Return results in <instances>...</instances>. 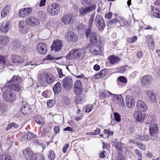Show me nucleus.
<instances>
[{"mask_svg": "<svg viewBox=\"0 0 160 160\" xmlns=\"http://www.w3.org/2000/svg\"><path fill=\"white\" fill-rule=\"evenodd\" d=\"M84 56V50L81 48H76L72 49L66 56L67 60L76 58Z\"/></svg>", "mask_w": 160, "mask_h": 160, "instance_id": "nucleus-1", "label": "nucleus"}, {"mask_svg": "<svg viewBox=\"0 0 160 160\" xmlns=\"http://www.w3.org/2000/svg\"><path fill=\"white\" fill-rule=\"evenodd\" d=\"M60 9L59 4L57 2H53L48 6L47 11L50 15L55 16L59 13Z\"/></svg>", "mask_w": 160, "mask_h": 160, "instance_id": "nucleus-2", "label": "nucleus"}, {"mask_svg": "<svg viewBox=\"0 0 160 160\" xmlns=\"http://www.w3.org/2000/svg\"><path fill=\"white\" fill-rule=\"evenodd\" d=\"M2 98L4 100L8 102L14 101L16 98L14 93L11 90H7L3 92Z\"/></svg>", "mask_w": 160, "mask_h": 160, "instance_id": "nucleus-3", "label": "nucleus"}, {"mask_svg": "<svg viewBox=\"0 0 160 160\" xmlns=\"http://www.w3.org/2000/svg\"><path fill=\"white\" fill-rule=\"evenodd\" d=\"M96 6L95 4L86 7L81 8L79 9V13L80 16H86L96 9Z\"/></svg>", "mask_w": 160, "mask_h": 160, "instance_id": "nucleus-4", "label": "nucleus"}, {"mask_svg": "<svg viewBox=\"0 0 160 160\" xmlns=\"http://www.w3.org/2000/svg\"><path fill=\"white\" fill-rule=\"evenodd\" d=\"M95 23L97 28L99 31H102L106 27V24L102 17L100 15H97L96 16Z\"/></svg>", "mask_w": 160, "mask_h": 160, "instance_id": "nucleus-5", "label": "nucleus"}, {"mask_svg": "<svg viewBox=\"0 0 160 160\" xmlns=\"http://www.w3.org/2000/svg\"><path fill=\"white\" fill-rule=\"evenodd\" d=\"M149 131L151 139L154 140L157 138V134L158 132V127L157 124L153 122H152L149 125Z\"/></svg>", "mask_w": 160, "mask_h": 160, "instance_id": "nucleus-6", "label": "nucleus"}, {"mask_svg": "<svg viewBox=\"0 0 160 160\" xmlns=\"http://www.w3.org/2000/svg\"><path fill=\"white\" fill-rule=\"evenodd\" d=\"M62 85L66 90H70L72 88L73 85L72 79L69 77L64 78L62 81Z\"/></svg>", "mask_w": 160, "mask_h": 160, "instance_id": "nucleus-7", "label": "nucleus"}, {"mask_svg": "<svg viewBox=\"0 0 160 160\" xmlns=\"http://www.w3.org/2000/svg\"><path fill=\"white\" fill-rule=\"evenodd\" d=\"M26 160H37V156L33 153L31 149L28 148L24 150L23 152Z\"/></svg>", "mask_w": 160, "mask_h": 160, "instance_id": "nucleus-8", "label": "nucleus"}, {"mask_svg": "<svg viewBox=\"0 0 160 160\" xmlns=\"http://www.w3.org/2000/svg\"><path fill=\"white\" fill-rule=\"evenodd\" d=\"M152 81V78L151 76L146 75L141 78V84L142 87L148 88L150 86Z\"/></svg>", "mask_w": 160, "mask_h": 160, "instance_id": "nucleus-9", "label": "nucleus"}, {"mask_svg": "<svg viewBox=\"0 0 160 160\" xmlns=\"http://www.w3.org/2000/svg\"><path fill=\"white\" fill-rule=\"evenodd\" d=\"M63 47V43L61 40L57 39L53 41L51 47L52 50H54L55 52H58L61 50Z\"/></svg>", "mask_w": 160, "mask_h": 160, "instance_id": "nucleus-10", "label": "nucleus"}, {"mask_svg": "<svg viewBox=\"0 0 160 160\" xmlns=\"http://www.w3.org/2000/svg\"><path fill=\"white\" fill-rule=\"evenodd\" d=\"M38 52L40 54L44 55L48 52V48L46 44L43 42L39 43L36 46Z\"/></svg>", "mask_w": 160, "mask_h": 160, "instance_id": "nucleus-11", "label": "nucleus"}, {"mask_svg": "<svg viewBox=\"0 0 160 160\" xmlns=\"http://www.w3.org/2000/svg\"><path fill=\"white\" fill-rule=\"evenodd\" d=\"M26 22L28 24L32 27H35L38 25L40 24V21L37 18L30 17L26 19Z\"/></svg>", "mask_w": 160, "mask_h": 160, "instance_id": "nucleus-12", "label": "nucleus"}, {"mask_svg": "<svg viewBox=\"0 0 160 160\" xmlns=\"http://www.w3.org/2000/svg\"><path fill=\"white\" fill-rule=\"evenodd\" d=\"M32 12V9L30 8H22L19 11L18 14L19 17L24 18L29 15Z\"/></svg>", "mask_w": 160, "mask_h": 160, "instance_id": "nucleus-13", "label": "nucleus"}, {"mask_svg": "<svg viewBox=\"0 0 160 160\" xmlns=\"http://www.w3.org/2000/svg\"><path fill=\"white\" fill-rule=\"evenodd\" d=\"M54 77L50 73H43L42 77V80L48 84H51L54 82Z\"/></svg>", "mask_w": 160, "mask_h": 160, "instance_id": "nucleus-14", "label": "nucleus"}, {"mask_svg": "<svg viewBox=\"0 0 160 160\" xmlns=\"http://www.w3.org/2000/svg\"><path fill=\"white\" fill-rule=\"evenodd\" d=\"M95 13V12H94V13L92 14L89 19L88 26L89 27L87 28L85 30V34L87 37H88L90 33L91 32V27L92 26V24L94 21Z\"/></svg>", "mask_w": 160, "mask_h": 160, "instance_id": "nucleus-15", "label": "nucleus"}, {"mask_svg": "<svg viewBox=\"0 0 160 160\" xmlns=\"http://www.w3.org/2000/svg\"><path fill=\"white\" fill-rule=\"evenodd\" d=\"M65 38L70 42H76L78 39L77 34L72 32H69L65 35Z\"/></svg>", "mask_w": 160, "mask_h": 160, "instance_id": "nucleus-16", "label": "nucleus"}, {"mask_svg": "<svg viewBox=\"0 0 160 160\" xmlns=\"http://www.w3.org/2000/svg\"><path fill=\"white\" fill-rule=\"evenodd\" d=\"M72 18L73 16L72 14H65L62 17L61 21L66 25L70 24L73 22Z\"/></svg>", "mask_w": 160, "mask_h": 160, "instance_id": "nucleus-17", "label": "nucleus"}, {"mask_svg": "<svg viewBox=\"0 0 160 160\" xmlns=\"http://www.w3.org/2000/svg\"><path fill=\"white\" fill-rule=\"evenodd\" d=\"M21 112L24 115L29 114L31 112V108L28 104L26 103L23 104L20 109Z\"/></svg>", "mask_w": 160, "mask_h": 160, "instance_id": "nucleus-18", "label": "nucleus"}, {"mask_svg": "<svg viewBox=\"0 0 160 160\" xmlns=\"http://www.w3.org/2000/svg\"><path fill=\"white\" fill-rule=\"evenodd\" d=\"M126 106L129 108H132L135 105V102L132 97L127 96L126 98Z\"/></svg>", "mask_w": 160, "mask_h": 160, "instance_id": "nucleus-19", "label": "nucleus"}, {"mask_svg": "<svg viewBox=\"0 0 160 160\" xmlns=\"http://www.w3.org/2000/svg\"><path fill=\"white\" fill-rule=\"evenodd\" d=\"M74 89L76 94H79L81 93L82 90L81 83L79 80H77L74 84Z\"/></svg>", "mask_w": 160, "mask_h": 160, "instance_id": "nucleus-20", "label": "nucleus"}, {"mask_svg": "<svg viewBox=\"0 0 160 160\" xmlns=\"http://www.w3.org/2000/svg\"><path fill=\"white\" fill-rule=\"evenodd\" d=\"M107 25L111 28L113 27L115 25L118 27H119L121 25L120 21L117 18H115L110 20L108 22Z\"/></svg>", "mask_w": 160, "mask_h": 160, "instance_id": "nucleus-21", "label": "nucleus"}, {"mask_svg": "<svg viewBox=\"0 0 160 160\" xmlns=\"http://www.w3.org/2000/svg\"><path fill=\"white\" fill-rule=\"evenodd\" d=\"M137 106L138 110L142 112H145L147 110V107L144 102L141 100L137 101Z\"/></svg>", "mask_w": 160, "mask_h": 160, "instance_id": "nucleus-22", "label": "nucleus"}, {"mask_svg": "<svg viewBox=\"0 0 160 160\" xmlns=\"http://www.w3.org/2000/svg\"><path fill=\"white\" fill-rule=\"evenodd\" d=\"M12 62L14 63H22L24 62V59L21 57L16 55L12 56Z\"/></svg>", "mask_w": 160, "mask_h": 160, "instance_id": "nucleus-23", "label": "nucleus"}, {"mask_svg": "<svg viewBox=\"0 0 160 160\" xmlns=\"http://www.w3.org/2000/svg\"><path fill=\"white\" fill-rule=\"evenodd\" d=\"M89 37V41L92 44L96 43L97 42L98 39L96 32H91Z\"/></svg>", "mask_w": 160, "mask_h": 160, "instance_id": "nucleus-24", "label": "nucleus"}, {"mask_svg": "<svg viewBox=\"0 0 160 160\" xmlns=\"http://www.w3.org/2000/svg\"><path fill=\"white\" fill-rule=\"evenodd\" d=\"M11 9L10 6H6L3 8L1 12V16L2 18L6 17L9 13Z\"/></svg>", "mask_w": 160, "mask_h": 160, "instance_id": "nucleus-25", "label": "nucleus"}, {"mask_svg": "<svg viewBox=\"0 0 160 160\" xmlns=\"http://www.w3.org/2000/svg\"><path fill=\"white\" fill-rule=\"evenodd\" d=\"M53 89L55 94H58L62 90V86L59 82H57L53 87Z\"/></svg>", "mask_w": 160, "mask_h": 160, "instance_id": "nucleus-26", "label": "nucleus"}, {"mask_svg": "<svg viewBox=\"0 0 160 160\" xmlns=\"http://www.w3.org/2000/svg\"><path fill=\"white\" fill-rule=\"evenodd\" d=\"M9 24L8 22L3 23L0 26V31L3 32H6L8 31Z\"/></svg>", "mask_w": 160, "mask_h": 160, "instance_id": "nucleus-27", "label": "nucleus"}, {"mask_svg": "<svg viewBox=\"0 0 160 160\" xmlns=\"http://www.w3.org/2000/svg\"><path fill=\"white\" fill-rule=\"evenodd\" d=\"M92 52L95 55H98L101 53V51L100 46L97 45H95L92 46Z\"/></svg>", "mask_w": 160, "mask_h": 160, "instance_id": "nucleus-28", "label": "nucleus"}, {"mask_svg": "<svg viewBox=\"0 0 160 160\" xmlns=\"http://www.w3.org/2000/svg\"><path fill=\"white\" fill-rule=\"evenodd\" d=\"M134 118L137 121L140 122L142 118V112L139 111H135L134 113Z\"/></svg>", "mask_w": 160, "mask_h": 160, "instance_id": "nucleus-29", "label": "nucleus"}, {"mask_svg": "<svg viewBox=\"0 0 160 160\" xmlns=\"http://www.w3.org/2000/svg\"><path fill=\"white\" fill-rule=\"evenodd\" d=\"M36 135L32 132H28L25 133L23 137L24 139L30 140L36 137Z\"/></svg>", "mask_w": 160, "mask_h": 160, "instance_id": "nucleus-30", "label": "nucleus"}, {"mask_svg": "<svg viewBox=\"0 0 160 160\" xmlns=\"http://www.w3.org/2000/svg\"><path fill=\"white\" fill-rule=\"evenodd\" d=\"M33 119L35 122L39 125H43V122L42 121L43 119L41 116L39 115L35 116L33 117Z\"/></svg>", "mask_w": 160, "mask_h": 160, "instance_id": "nucleus-31", "label": "nucleus"}, {"mask_svg": "<svg viewBox=\"0 0 160 160\" xmlns=\"http://www.w3.org/2000/svg\"><path fill=\"white\" fill-rule=\"evenodd\" d=\"M21 82V79L20 77L18 76H14L10 80L8 83L9 84L14 83L19 84Z\"/></svg>", "mask_w": 160, "mask_h": 160, "instance_id": "nucleus-32", "label": "nucleus"}, {"mask_svg": "<svg viewBox=\"0 0 160 160\" xmlns=\"http://www.w3.org/2000/svg\"><path fill=\"white\" fill-rule=\"evenodd\" d=\"M136 138L141 141H147L149 140V136L148 135L145 134L143 136L142 135H137Z\"/></svg>", "mask_w": 160, "mask_h": 160, "instance_id": "nucleus-33", "label": "nucleus"}, {"mask_svg": "<svg viewBox=\"0 0 160 160\" xmlns=\"http://www.w3.org/2000/svg\"><path fill=\"white\" fill-rule=\"evenodd\" d=\"M8 38L6 36H2L0 37V45L4 46L8 42Z\"/></svg>", "mask_w": 160, "mask_h": 160, "instance_id": "nucleus-34", "label": "nucleus"}, {"mask_svg": "<svg viewBox=\"0 0 160 160\" xmlns=\"http://www.w3.org/2000/svg\"><path fill=\"white\" fill-rule=\"evenodd\" d=\"M9 89L13 90L16 91H19L21 89V87L19 85V84H13L8 86Z\"/></svg>", "mask_w": 160, "mask_h": 160, "instance_id": "nucleus-35", "label": "nucleus"}, {"mask_svg": "<svg viewBox=\"0 0 160 160\" xmlns=\"http://www.w3.org/2000/svg\"><path fill=\"white\" fill-rule=\"evenodd\" d=\"M114 98H117V100L118 101L117 102L120 106H125L123 99L122 98L121 95H117L116 97H115Z\"/></svg>", "mask_w": 160, "mask_h": 160, "instance_id": "nucleus-36", "label": "nucleus"}, {"mask_svg": "<svg viewBox=\"0 0 160 160\" xmlns=\"http://www.w3.org/2000/svg\"><path fill=\"white\" fill-rule=\"evenodd\" d=\"M12 46L14 50H18L21 47V44L19 42L15 41L13 42Z\"/></svg>", "mask_w": 160, "mask_h": 160, "instance_id": "nucleus-37", "label": "nucleus"}, {"mask_svg": "<svg viewBox=\"0 0 160 160\" xmlns=\"http://www.w3.org/2000/svg\"><path fill=\"white\" fill-rule=\"evenodd\" d=\"M83 98L80 95H78L76 96L75 98V103L77 104H80L83 102Z\"/></svg>", "mask_w": 160, "mask_h": 160, "instance_id": "nucleus-38", "label": "nucleus"}, {"mask_svg": "<svg viewBox=\"0 0 160 160\" xmlns=\"http://www.w3.org/2000/svg\"><path fill=\"white\" fill-rule=\"evenodd\" d=\"M110 61V62L111 64H114L119 61V58L117 57H115L113 56H111L108 57Z\"/></svg>", "mask_w": 160, "mask_h": 160, "instance_id": "nucleus-39", "label": "nucleus"}, {"mask_svg": "<svg viewBox=\"0 0 160 160\" xmlns=\"http://www.w3.org/2000/svg\"><path fill=\"white\" fill-rule=\"evenodd\" d=\"M99 76V78H102L106 75H107L108 74V71L105 69H104L103 70H101L98 73Z\"/></svg>", "mask_w": 160, "mask_h": 160, "instance_id": "nucleus-40", "label": "nucleus"}, {"mask_svg": "<svg viewBox=\"0 0 160 160\" xmlns=\"http://www.w3.org/2000/svg\"><path fill=\"white\" fill-rule=\"evenodd\" d=\"M19 27L20 30L22 32H24V28L25 26V25L24 23V21H21L19 23Z\"/></svg>", "mask_w": 160, "mask_h": 160, "instance_id": "nucleus-41", "label": "nucleus"}, {"mask_svg": "<svg viewBox=\"0 0 160 160\" xmlns=\"http://www.w3.org/2000/svg\"><path fill=\"white\" fill-rule=\"evenodd\" d=\"M152 10L153 12V16L158 18H160V10H159L158 9L156 8Z\"/></svg>", "mask_w": 160, "mask_h": 160, "instance_id": "nucleus-42", "label": "nucleus"}, {"mask_svg": "<svg viewBox=\"0 0 160 160\" xmlns=\"http://www.w3.org/2000/svg\"><path fill=\"white\" fill-rule=\"evenodd\" d=\"M117 80L121 82L124 83H126L127 82L126 78L122 76L119 77L117 78Z\"/></svg>", "mask_w": 160, "mask_h": 160, "instance_id": "nucleus-43", "label": "nucleus"}, {"mask_svg": "<svg viewBox=\"0 0 160 160\" xmlns=\"http://www.w3.org/2000/svg\"><path fill=\"white\" fill-rule=\"evenodd\" d=\"M114 120L118 122H120L121 121L120 115L117 112H115L114 114Z\"/></svg>", "mask_w": 160, "mask_h": 160, "instance_id": "nucleus-44", "label": "nucleus"}, {"mask_svg": "<svg viewBox=\"0 0 160 160\" xmlns=\"http://www.w3.org/2000/svg\"><path fill=\"white\" fill-rule=\"evenodd\" d=\"M137 37L136 36H134L132 38H128L127 39V42L129 43H133L137 40Z\"/></svg>", "mask_w": 160, "mask_h": 160, "instance_id": "nucleus-45", "label": "nucleus"}, {"mask_svg": "<svg viewBox=\"0 0 160 160\" xmlns=\"http://www.w3.org/2000/svg\"><path fill=\"white\" fill-rule=\"evenodd\" d=\"M112 145L116 149H120L122 147L121 144L118 142H112Z\"/></svg>", "mask_w": 160, "mask_h": 160, "instance_id": "nucleus-46", "label": "nucleus"}, {"mask_svg": "<svg viewBox=\"0 0 160 160\" xmlns=\"http://www.w3.org/2000/svg\"><path fill=\"white\" fill-rule=\"evenodd\" d=\"M57 69L59 78H62L65 77V75L62 73V69L59 68H57Z\"/></svg>", "mask_w": 160, "mask_h": 160, "instance_id": "nucleus-47", "label": "nucleus"}, {"mask_svg": "<svg viewBox=\"0 0 160 160\" xmlns=\"http://www.w3.org/2000/svg\"><path fill=\"white\" fill-rule=\"evenodd\" d=\"M48 157L50 160H53L54 159L55 156L54 152L52 151H50Z\"/></svg>", "mask_w": 160, "mask_h": 160, "instance_id": "nucleus-48", "label": "nucleus"}, {"mask_svg": "<svg viewBox=\"0 0 160 160\" xmlns=\"http://www.w3.org/2000/svg\"><path fill=\"white\" fill-rule=\"evenodd\" d=\"M104 93L105 94L106 98L107 97H109L110 96H112L113 98H114L115 97H116L117 96L116 94H113L108 91H104Z\"/></svg>", "mask_w": 160, "mask_h": 160, "instance_id": "nucleus-49", "label": "nucleus"}, {"mask_svg": "<svg viewBox=\"0 0 160 160\" xmlns=\"http://www.w3.org/2000/svg\"><path fill=\"white\" fill-rule=\"evenodd\" d=\"M139 148L143 150H145L146 148L145 145L142 143H137Z\"/></svg>", "mask_w": 160, "mask_h": 160, "instance_id": "nucleus-50", "label": "nucleus"}, {"mask_svg": "<svg viewBox=\"0 0 160 160\" xmlns=\"http://www.w3.org/2000/svg\"><path fill=\"white\" fill-rule=\"evenodd\" d=\"M85 28V26L82 23H80L79 24L78 28L79 30L81 31V32L82 31H84V28Z\"/></svg>", "mask_w": 160, "mask_h": 160, "instance_id": "nucleus-51", "label": "nucleus"}, {"mask_svg": "<svg viewBox=\"0 0 160 160\" xmlns=\"http://www.w3.org/2000/svg\"><path fill=\"white\" fill-rule=\"evenodd\" d=\"M93 106L92 104L91 105H88L86 106V109L85 111L86 112H90L93 108Z\"/></svg>", "mask_w": 160, "mask_h": 160, "instance_id": "nucleus-52", "label": "nucleus"}, {"mask_svg": "<svg viewBox=\"0 0 160 160\" xmlns=\"http://www.w3.org/2000/svg\"><path fill=\"white\" fill-rule=\"evenodd\" d=\"M104 132L105 134H108V135H113V132L110 131L109 129H105L104 130Z\"/></svg>", "mask_w": 160, "mask_h": 160, "instance_id": "nucleus-53", "label": "nucleus"}, {"mask_svg": "<svg viewBox=\"0 0 160 160\" xmlns=\"http://www.w3.org/2000/svg\"><path fill=\"white\" fill-rule=\"evenodd\" d=\"M135 153L137 154V156L139 158H142V154L141 152L138 149H136L135 150Z\"/></svg>", "mask_w": 160, "mask_h": 160, "instance_id": "nucleus-54", "label": "nucleus"}, {"mask_svg": "<svg viewBox=\"0 0 160 160\" xmlns=\"http://www.w3.org/2000/svg\"><path fill=\"white\" fill-rule=\"evenodd\" d=\"M53 100H50L47 102V104L49 108H51L53 105Z\"/></svg>", "mask_w": 160, "mask_h": 160, "instance_id": "nucleus-55", "label": "nucleus"}, {"mask_svg": "<svg viewBox=\"0 0 160 160\" xmlns=\"http://www.w3.org/2000/svg\"><path fill=\"white\" fill-rule=\"evenodd\" d=\"M48 90H46L44 92H43L42 93V96L46 98H47L48 97Z\"/></svg>", "mask_w": 160, "mask_h": 160, "instance_id": "nucleus-56", "label": "nucleus"}, {"mask_svg": "<svg viewBox=\"0 0 160 160\" xmlns=\"http://www.w3.org/2000/svg\"><path fill=\"white\" fill-rule=\"evenodd\" d=\"M127 69V67L126 66L121 67L118 70V72L121 73L125 72Z\"/></svg>", "mask_w": 160, "mask_h": 160, "instance_id": "nucleus-57", "label": "nucleus"}, {"mask_svg": "<svg viewBox=\"0 0 160 160\" xmlns=\"http://www.w3.org/2000/svg\"><path fill=\"white\" fill-rule=\"evenodd\" d=\"M121 21L123 22V24L127 27H129L130 25V23L126 21L125 19L122 18L121 19Z\"/></svg>", "mask_w": 160, "mask_h": 160, "instance_id": "nucleus-58", "label": "nucleus"}, {"mask_svg": "<svg viewBox=\"0 0 160 160\" xmlns=\"http://www.w3.org/2000/svg\"><path fill=\"white\" fill-rule=\"evenodd\" d=\"M112 13L110 12L109 13H107L105 14V17L106 18L108 19H110L112 16Z\"/></svg>", "mask_w": 160, "mask_h": 160, "instance_id": "nucleus-59", "label": "nucleus"}, {"mask_svg": "<svg viewBox=\"0 0 160 160\" xmlns=\"http://www.w3.org/2000/svg\"><path fill=\"white\" fill-rule=\"evenodd\" d=\"M58 58H55L54 57H53V56H51V55H48L47 57H46L45 58V59L46 60H54V59H58Z\"/></svg>", "mask_w": 160, "mask_h": 160, "instance_id": "nucleus-60", "label": "nucleus"}, {"mask_svg": "<svg viewBox=\"0 0 160 160\" xmlns=\"http://www.w3.org/2000/svg\"><path fill=\"white\" fill-rule=\"evenodd\" d=\"M5 61L4 57L2 56H0V64H5Z\"/></svg>", "mask_w": 160, "mask_h": 160, "instance_id": "nucleus-61", "label": "nucleus"}, {"mask_svg": "<svg viewBox=\"0 0 160 160\" xmlns=\"http://www.w3.org/2000/svg\"><path fill=\"white\" fill-rule=\"evenodd\" d=\"M46 2V0H41L39 5V6L40 7L44 6L45 5Z\"/></svg>", "mask_w": 160, "mask_h": 160, "instance_id": "nucleus-62", "label": "nucleus"}, {"mask_svg": "<svg viewBox=\"0 0 160 160\" xmlns=\"http://www.w3.org/2000/svg\"><path fill=\"white\" fill-rule=\"evenodd\" d=\"M146 93L147 95V96H148V98H150V97L152 96V95H153L154 94L153 92L149 91H146Z\"/></svg>", "mask_w": 160, "mask_h": 160, "instance_id": "nucleus-63", "label": "nucleus"}, {"mask_svg": "<svg viewBox=\"0 0 160 160\" xmlns=\"http://www.w3.org/2000/svg\"><path fill=\"white\" fill-rule=\"evenodd\" d=\"M101 130L99 128H97L94 132L93 133L94 135H98L100 133Z\"/></svg>", "mask_w": 160, "mask_h": 160, "instance_id": "nucleus-64", "label": "nucleus"}]
</instances>
